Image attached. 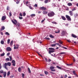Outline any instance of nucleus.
<instances>
[{
  "label": "nucleus",
  "mask_w": 78,
  "mask_h": 78,
  "mask_svg": "<svg viewBox=\"0 0 78 78\" xmlns=\"http://www.w3.org/2000/svg\"><path fill=\"white\" fill-rule=\"evenodd\" d=\"M43 14H47L48 13V12H47L46 11H44L43 12Z\"/></svg>",
  "instance_id": "14"
},
{
  "label": "nucleus",
  "mask_w": 78,
  "mask_h": 78,
  "mask_svg": "<svg viewBox=\"0 0 78 78\" xmlns=\"http://www.w3.org/2000/svg\"><path fill=\"white\" fill-rule=\"evenodd\" d=\"M15 25L17 27H19L20 26V24L19 23H16Z\"/></svg>",
  "instance_id": "26"
},
{
  "label": "nucleus",
  "mask_w": 78,
  "mask_h": 78,
  "mask_svg": "<svg viewBox=\"0 0 78 78\" xmlns=\"http://www.w3.org/2000/svg\"><path fill=\"white\" fill-rule=\"evenodd\" d=\"M34 7H37V4H35L34 5Z\"/></svg>",
  "instance_id": "50"
},
{
  "label": "nucleus",
  "mask_w": 78,
  "mask_h": 78,
  "mask_svg": "<svg viewBox=\"0 0 78 78\" xmlns=\"http://www.w3.org/2000/svg\"><path fill=\"white\" fill-rule=\"evenodd\" d=\"M71 36L72 37H74V38H77V36L73 34H71Z\"/></svg>",
  "instance_id": "9"
},
{
  "label": "nucleus",
  "mask_w": 78,
  "mask_h": 78,
  "mask_svg": "<svg viewBox=\"0 0 78 78\" xmlns=\"http://www.w3.org/2000/svg\"><path fill=\"white\" fill-rule=\"evenodd\" d=\"M19 19L20 20L22 19H23V17L20 16V17H19Z\"/></svg>",
  "instance_id": "51"
},
{
  "label": "nucleus",
  "mask_w": 78,
  "mask_h": 78,
  "mask_svg": "<svg viewBox=\"0 0 78 78\" xmlns=\"http://www.w3.org/2000/svg\"><path fill=\"white\" fill-rule=\"evenodd\" d=\"M67 5L68 6H72V4L71 3H69L67 4Z\"/></svg>",
  "instance_id": "18"
},
{
  "label": "nucleus",
  "mask_w": 78,
  "mask_h": 78,
  "mask_svg": "<svg viewBox=\"0 0 78 78\" xmlns=\"http://www.w3.org/2000/svg\"><path fill=\"white\" fill-rule=\"evenodd\" d=\"M13 66H16V63H14L12 64Z\"/></svg>",
  "instance_id": "59"
},
{
  "label": "nucleus",
  "mask_w": 78,
  "mask_h": 78,
  "mask_svg": "<svg viewBox=\"0 0 78 78\" xmlns=\"http://www.w3.org/2000/svg\"><path fill=\"white\" fill-rule=\"evenodd\" d=\"M5 53H3L1 55V56H5Z\"/></svg>",
  "instance_id": "29"
},
{
  "label": "nucleus",
  "mask_w": 78,
  "mask_h": 78,
  "mask_svg": "<svg viewBox=\"0 0 78 78\" xmlns=\"http://www.w3.org/2000/svg\"><path fill=\"white\" fill-rule=\"evenodd\" d=\"M12 23H14V24L15 25L16 24V23H15V22L14 21H13V20H12Z\"/></svg>",
  "instance_id": "44"
},
{
  "label": "nucleus",
  "mask_w": 78,
  "mask_h": 78,
  "mask_svg": "<svg viewBox=\"0 0 78 78\" xmlns=\"http://www.w3.org/2000/svg\"><path fill=\"white\" fill-rule=\"evenodd\" d=\"M48 52L49 54H51V53H53L55 51V48H49Z\"/></svg>",
  "instance_id": "2"
},
{
  "label": "nucleus",
  "mask_w": 78,
  "mask_h": 78,
  "mask_svg": "<svg viewBox=\"0 0 78 78\" xmlns=\"http://www.w3.org/2000/svg\"><path fill=\"white\" fill-rule=\"evenodd\" d=\"M10 55V53L9 52L7 54V56H9Z\"/></svg>",
  "instance_id": "55"
},
{
  "label": "nucleus",
  "mask_w": 78,
  "mask_h": 78,
  "mask_svg": "<svg viewBox=\"0 0 78 78\" xmlns=\"http://www.w3.org/2000/svg\"><path fill=\"white\" fill-rule=\"evenodd\" d=\"M12 63H16V61H15V60H13L12 62Z\"/></svg>",
  "instance_id": "39"
},
{
  "label": "nucleus",
  "mask_w": 78,
  "mask_h": 78,
  "mask_svg": "<svg viewBox=\"0 0 78 78\" xmlns=\"http://www.w3.org/2000/svg\"><path fill=\"white\" fill-rule=\"evenodd\" d=\"M44 59L45 60L46 62H48V60H47V58H45Z\"/></svg>",
  "instance_id": "49"
},
{
  "label": "nucleus",
  "mask_w": 78,
  "mask_h": 78,
  "mask_svg": "<svg viewBox=\"0 0 78 78\" xmlns=\"http://www.w3.org/2000/svg\"><path fill=\"white\" fill-rule=\"evenodd\" d=\"M62 48H64V49H66V50H67V48L65 47L64 46H62Z\"/></svg>",
  "instance_id": "48"
},
{
  "label": "nucleus",
  "mask_w": 78,
  "mask_h": 78,
  "mask_svg": "<svg viewBox=\"0 0 78 78\" xmlns=\"http://www.w3.org/2000/svg\"><path fill=\"white\" fill-rule=\"evenodd\" d=\"M44 73L46 75H48V72L47 71H44Z\"/></svg>",
  "instance_id": "24"
},
{
  "label": "nucleus",
  "mask_w": 78,
  "mask_h": 78,
  "mask_svg": "<svg viewBox=\"0 0 78 78\" xmlns=\"http://www.w3.org/2000/svg\"><path fill=\"white\" fill-rule=\"evenodd\" d=\"M56 46V44H52L51 45V47H55Z\"/></svg>",
  "instance_id": "37"
},
{
  "label": "nucleus",
  "mask_w": 78,
  "mask_h": 78,
  "mask_svg": "<svg viewBox=\"0 0 78 78\" xmlns=\"http://www.w3.org/2000/svg\"><path fill=\"white\" fill-rule=\"evenodd\" d=\"M18 70L19 72H21V68L19 67L18 69Z\"/></svg>",
  "instance_id": "27"
},
{
  "label": "nucleus",
  "mask_w": 78,
  "mask_h": 78,
  "mask_svg": "<svg viewBox=\"0 0 78 78\" xmlns=\"http://www.w3.org/2000/svg\"><path fill=\"white\" fill-rule=\"evenodd\" d=\"M6 61H9V58H7L5 59Z\"/></svg>",
  "instance_id": "47"
},
{
  "label": "nucleus",
  "mask_w": 78,
  "mask_h": 78,
  "mask_svg": "<svg viewBox=\"0 0 78 78\" xmlns=\"http://www.w3.org/2000/svg\"><path fill=\"white\" fill-rule=\"evenodd\" d=\"M40 76H44V75L43 74H40Z\"/></svg>",
  "instance_id": "60"
},
{
  "label": "nucleus",
  "mask_w": 78,
  "mask_h": 78,
  "mask_svg": "<svg viewBox=\"0 0 78 78\" xmlns=\"http://www.w3.org/2000/svg\"><path fill=\"white\" fill-rule=\"evenodd\" d=\"M76 9V8H74L72 10V11H75Z\"/></svg>",
  "instance_id": "38"
},
{
  "label": "nucleus",
  "mask_w": 78,
  "mask_h": 78,
  "mask_svg": "<svg viewBox=\"0 0 78 78\" xmlns=\"http://www.w3.org/2000/svg\"><path fill=\"white\" fill-rule=\"evenodd\" d=\"M56 67L58 69H61V67L59 66H57Z\"/></svg>",
  "instance_id": "35"
},
{
  "label": "nucleus",
  "mask_w": 78,
  "mask_h": 78,
  "mask_svg": "<svg viewBox=\"0 0 78 78\" xmlns=\"http://www.w3.org/2000/svg\"><path fill=\"white\" fill-rule=\"evenodd\" d=\"M4 73L3 74L4 77V78H5V77H6V72H4V73Z\"/></svg>",
  "instance_id": "15"
},
{
  "label": "nucleus",
  "mask_w": 78,
  "mask_h": 78,
  "mask_svg": "<svg viewBox=\"0 0 78 78\" xmlns=\"http://www.w3.org/2000/svg\"><path fill=\"white\" fill-rule=\"evenodd\" d=\"M9 43H10V40L9 39L7 41V44H9Z\"/></svg>",
  "instance_id": "31"
},
{
  "label": "nucleus",
  "mask_w": 78,
  "mask_h": 78,
  "mask_svg": "<svg viewBox=\"0 0 78 78\" xmlns=\"http://www.w3.org/2000/svg\"><path fill=\"white\" fill-rule=\"evenodd\" d=\"M58 42L60 44H62V41H61L60 40H59Z\"/></svg>",
  "instance_id": "28"
},
{
  "label": "nucleus",
  "mask_w": 78,
  "mask_h": 78,
  "mask_svg": "<svg viewBox=\"0 0 78 78\" xmlns=\"http://www.w3.org/2000/svg\"><path fill=\"white\" fill-rule=\"evenodd\" d=\"M16 4H19V1H17L16 2Z\"/></svg>",
  "instance_id": "63"
},
{
  "label": "nucleus",
  "mask_w": 78,
  "mask_h": 78,
  "mask_svg": "<svg viewBox=\"0 0 78 78\" xmlns=\"http://www.w3.org/2000/svg\"><path fill=\"white\" fill-rule=\"evenodd\" d=\"M28 71L29 72V73H31V70H30V68H28Z\"/></svg>",
  "instance_id": "20"
},
{
  "label": "nucleus",
  "mask_w": 78,
  "mask_h": 78,
  "mask_svg": "<svg viewBox=\"0 0 78 78\" xmlns=\"http://www.w3.org/2000/svg\"><path fill=\"white\" fill-rule=\"evenodd\" d=\"M9 58L10 59V61H12V57L10 56H9Z\"/></svg>",
  "instance_id": "41"
},
{
  "label": "nucleus",
  "mask_w": 78,
  "mask_h": 78,
  "mask_svg": "<svg viewBox=\"0 0 78 78\" xmlns=\"http://www.w3.org/2000/svg\"><path fill=\"white\" fill-rule=\"evenodd\" d=\"M14 49H18L19 48V47H16V46H15V45H14Z\"/></svg>",
  "instance_id": "23"
},
{
  "label": "nucleus",
  "mask_w": 78,
  "mask_h": 78,
  "mask_svg": "<svg viewBox=\"0 0 78 78\" xmlns=\"http://www.w3.org/2000/svg\"><path fill=\"white\" fill-rule=\"evenodd\" d=\"M12 44H13V41H12L10 42V45L12 46Z\"/></svg>",
  "instance_id": "30"
},
{
  "label": "nucleus",
  "mask_w": 78,
  "mask_h": 78,
  "mask_svg": "<svg viewBox=\"0 0 78 78\" xmlns=\"http://www.w3.org/2000/svg\"><path fill=\"white\" fill-rule=\"evenodd\" d=\"M6 50L8 51H11L12 49L10 47H8L6 48Z\"/></svg>",
  "instance_id": "7"
},
{
  "label": "nucleus",
  "mask_w": 78,
  "mask_h": 78,
  "mask_svg": "<svg viewBox=\"0 0 78 78\" xmlns=\"http://www.w3.org/2000/svg\"><path fill=\"white\" fill-rule=\"evenodd\" d=\"M66 19H68V20L69 21H71V19L70 16H69V15H66Z\"/></svg>",
  "instance_id": "5"
},
{
  "label": "nucleus",
  "mask_w": 78,
  "mask_h": 78,
  "mask_svg": "<svg viewBox=\"0 0 78 78\" xmlns=\"http://www.w3.org/2000/svg\"><path fill=\"white\" fill-rule=\"evenodd\" d=\"M67 33V32L65 30H62L61 34V36H64Z\"/></svg>",
  "instance_id": "4"
},
{
  "label": "nucleus",
  "mask_w": 78,
  "mask_h": 78,
  "mask_svg": "<svg viewBox=\"0 0 78 78\" xmlns=\"http://www.w3.org/2000/svg\"><path fill=\"white\" fill-rule=\"evenodd\" d=\"M37 53L39 56H41V57H42V55H41L39 53V52H37Z\"/></svg>",
  "instance_id": "46"
},
{
  "label": "nucleus",
  "mask_w": 78,
  "mask_h": 78,
  "mask_svg": "<svg viewBox=\"0 0 78 78\" xmlns=\"http://www.w3.org/2000/svg\"><path fill=\"white\" fill-rule=\"evenodd\" d=\"M20 16H23V15H22V13H20Z\"/></svg>",
  "instance_id": "54"
},
{
  "label": "nucleus",
  "mask_w": 78,
  "mask_h": 78,
  "mask_svg": "<svg viewBox=\"0 0 78 78\" xmlns=\"http://www.w3.org/2000/svg\"><path fill=\"white\" fill-rule=\"evenodd\" d=\"M45 18L43 20L41 21V23H43V22H44V21H45Z\"/></svg>",
  "instance_id": "42"
},
{
  "label": "nucleus",
  "mask_w": 78,
  "mask_h": 78,
  "mask_svg": "<svg viewBox=\"0 0 78 78\" xmlns=\"http://www.w3.org/2000/svg\"><path fill=\"white\" fill-rule=\"evenodd\" d=\"M6 19V16H4L2 17V20L4 21Z\"/></svg>",
  "instance_id": "8"
},
{
  "label": "nucleus",
  "mask_w": 78,
  "mask_h": 78,
  "mask_svg": "<svg viewBox=\"0 0 78 78\" xmlns=\"http://www.w3.org/2000/svg\"><path fill=\"white\" fill-rule=\"evenodd\" d=\"M5 34L6 35H8V36H9V33H8V32H5Z\"/></svg>",
  "instance_id": "36"
},
{
  "label": "nucleus",
  "mask_w": 78,
  "mask_h": 78,
  "mask_svg": "<svg viewBox=\"0 0 78 78\" xmlns=\"http://www.w3.org/2000/svg\"><path fill=\"white\" fill-rule=\"evenodd\" d=\"M9 14L10 16L11 17V16H12V13H11V12H9Z\"/></svg>",
  "instance_id": "43"
},
{
  "label": "nucleus",
  "mask_w": 78,
  "mask_h": 78,
  "mask_svg": "<svg viewBox=\"0 0 78 78\" xmlns=\"http://www.w3.org/2000/svg\"><path fill=\"white\" fill-rule=\"evenodd\" d=\"M40 9L42 11H45V10H47V8L44 7H42L40 8Z\"/></svg>",
  "instance_id": "6"
},
{
  "label": "nucleus",
  "mask_w": 78,
  "mask_h": 78,
  "mask_svg": "<svg viewBox=\"0 0 78 78\" xmlns=\"http://www.w3.org/2000/svg\"><path fill=\"white\" fill-rule=\"evenodd\" d=\"M64 54H66L65 52H61L59 54V55H63Z\"/></svg>",
  "instance_id": "34"
},
{
  "label": "nucleus",
  "mask_w": 78,
  "mask_h": 78,
  "mask_svg": "<svg viewBox=\"0 0 78 78\" xmlns=\"http://www.w3.org/2000/svg\"><path fill=\"white\" fill-rule=\"evenodd\" d=\"M49 37H51V38H54V36H53L52 35H49Z\"/></svg>",
  "instance_id": "22"
},
{
  "label": "nucleus",
  "mask_w": 78,
  "mask_h": 78,
  "mask_svg": "<svg viewBox=\"0 0 78 78\" xmlns=\"http://www.w3.org/2000/svg\"><path fill=\"white\" fill-rule=\"evenodd\" d=\"M22 76L23 78H24V76H25V74L23 73L22 74Z\"/></svg>",
  "instance_id": "52"
},
{
  "label": "nucleus",
  "mask_w": 78,
  "mask_h": 78,
  "mask_svg": "<svg viewBox=\"0 0 78 78\" xmlns=\"http://www.w3.org/2000/svg\"><path fill=\"white\" fill-rule=\"evenodd\" d=\"M51 23H53V24H55V25H56V24H57V23L56 22L54 21V22H52Z\"/></svg>",
  "instance_id": "25"
},
{
  "label": "nucleus",
  "mask_w": 78,
  "mask_h": 78,
  "mask_svg": "<svg viewBox=\"0 0 78 78\" xmlns=\"http://www.w3.org/2000/svg\"><path fill=\"white\" fill-rule=\"evenodd\" d=\"M61 17L62 20H66V18L64 16H61Z\"/></svg>",
  "instance_id": "12"
},
{
  "label": "nucleus",
  "mask_w": 78,
  "mask_h": 78,
  "mask_svg": "<svg viewBox=\"0 0 78 78\" xmlns=\"http://www.w3.org/2000/svg\"><path fill=\"white\" fill-rule=\"evenodd\" d=\"M66 77H67V75L66 74L65 76H64V78H66Z\"/></svg>",
  "instance_id": "58"
},
{
  "label": "nucleus",
  "mask_w": 78,
  "mask_h": 78,
  "mask_svg": "<svg viewBox=\"0 0 78 78\" xmlns=\"http://www.w3.org/2000/svg\"><path fill=\"white\" fill-rule=\"evenodd\" d=\"M69 13L70 16H72L73 15V12L72 11H69Z\"/></svg>",
  "instance_id": "10"
},
{
  "label": "nucleus",
  "mask_w": 78,
  "mask_h": 78,
  "mask_svg": "<svg viewBox=\"0 0 78 78\" xmlns=\"http://www.w3.org/2000/svg\"><path fill=\"white\" fill-rule=\"evenodd\" d=\"M1 44H4V41L2 40L1 41Z\"/></svg>",
  "instance_id": "33"
},
{
  "label": "nucleus",
  "mask_w": 78,
  "mask_h": 78,
  "mask_svg": "<svg viewBox=\"0 0 78 78\" xmlns=\"http://www.w3.org/2000/svg\"><path fill=\"white\" fill-rule=\"evenodd\" d=\"M9 6H7V10H9Z\"/></svg>",
  "instance_id": "57"
},
{
  "label": "nucleus",
  "mask_w": 78,
  "mask_h": 78,
  "mask_svg": "<svg viewBox=\"0 0 78 78\" xmlns=\"http://www.w3.org/2000/svg\"><path fill=\"white\" fill-rule=\"evenodd\" d=\"M48 1L50 2V1L49 0H45V1H44V3H47L48 2Z\"/></svg>",
  "instance_id": "17"
},
{
  "label": "nucleus",
  "mask_w": 78,
  "mask_h": 78,
  "mask_svg": "<svg viewBox=\"0 0 78 78\" xmlns=\"http://www.w3.org/2000/svg\"><path fill=\"white\" fill-rule=\"evenodd\" d=\"M51 71L52 72H55V69H52Z\"/></svg>",
  "instance_id": "62"
},
{
  "label": "nucleus",
  "mask_w": 78,
  "mask_h": 78,
  "mask_svg": "<svg viewBox=\"0 0 78 78\" xmlns=\"http://www.w3.org/2000/svg\"><path fill=\"white\" fill-rule=\"evenodd\" d=\"M55 13L53 12H51L48 13V15L49 17H53L55 16Z\"/></svg>",
  "instance_id": "3"
},
{
  "label": "nucleus",
  "mask_w": 78,
  "mask_h": 78,
  "mask_svg": "<svg viewBox=\"0 0 78 78\" xmlns=\"http://www.w3.org/2000/svg\"><path fill=\"white\" fill-rule=\"evenodd\" d=\"M11 66V63L10 62H8L7 63H5L3 66V67H4L5 69L8 70V67L7 66Z\"/></svg>",
  "instance_id": "1"
},
{
  "label": "nucleus",
  "mask_w": 78,
  "mask_h": 78,
  "mask_svg": "<svg viewBox=\"0 0 78 78\" xmlns=\"http://www.w3.org/2000/svg\"><path fill=\"white\" fill-rule=\"evenodd\" d=\"M45 39H47L48 40H50V39L49 38H45Z\"/></svg>",
  "instance_id": "56"
},
{
  "label": "nucleus",
  "mask_w": 78,
  "mask_h": 78,
  "mask_svg": "<svg viewBox=\"0 0 78 78\" xmlns=\"http://www.w3.org/2000/svg\"><path fill=\"white\" fill-rule=\"evenodd\" d=\"M29 8L30 9H33V7H31V6H29Z\"/></svg>",
  "instance_id": "61"
},
{
  "label": "nucleus",
  "mask_w": 78,
  "mask_h": 78,
  "mask_svg": "<svg viewBox=\"0 0 78 78\" xmlns=\"http://www.w3.org/2000/svg\"><path fill=\"white\" fill-rule=\"evenodd\" d=\"M55 69V67L53 66H51L50 67V69L51 70H53V69Z\"/></svg>",
  "instance_id": "16"
},
{
  "label": "nucleus",
  "mask_w": 78,
  "mask_h": 78,
  "mask_svg": "<svg viewBox=\"0 0 78 78\" xmlns=\"http://www.w3.org/2000/svg\"><path fill=\"white\" fill-rule=\"evenodd\" d=\"M0 73H4V72H3V70H1L0 71Z\"/></svg>",
  "instance_id": "32"
},
{
  "label": "nucleus",
  "mask_w": 78,
  "mask_h": 78,
  "mask_svg": "<svg viewBox=\"0 0 78 78\" xmlns=\"http://www.w3.org/2000/svg\"><path fill=\"white\" fill-rule=\"evenodd\" d=\"M9 75H10V71H9L7 73V76H9Z\"/></svg>",
  "instance_id": "40"
},
{
  "label": "nucleus",
  "mask_w": 78,
  "mask_h": 78,
  "mask_svg": "<svg viewBox=\"0 0 78 78\" xmlns=\"http://www.w3.org/2000/svg\"><path fill=\"white\" fill-rule=\"evenodd\" d=\"M58 32L55 31V33H60V30L58 29Z\"/></svg>",
  "instance_id": "21"
},
{
  "label": "nucleus",
  "mask_w": 78,
  "mask_h": 78,
  "mask_svg": "<svg viewBox=\"0 0 78 78\" xmlns=\"http://www.w3.org/2000/svg\"><path fill=\"white\" fill-rule=\"evenodd\" d=\"M73 73L74 74L75 76H77V77H78V75L76 74L75 73V71H73Z\"/></svg>",
  "instance_id": "13"
},
{
  "label": "nucleus",
  "mask_w": 78,
  "mask_h": 78,
  "mask_svg": "<svg viewBox=\"0 0 78 78\" xmlns=\"http://www.w3.org/2000/svg\"><path fill=\"white\" fill-rule=\"evenodd\" d=\"M50 73H52V74H55V73L53 72H50Z\"/></svg>",
  "instance_id": "53"
},
{
  "label": "nucleus",
  "mask_w": 78,
  "mask_h": 78,
  "mask_svg": "<svg viewBox=\"0 0 78 78\" xmlns=\"http://www.w3.org/2000/svg\"><path fill=\"white\" fill-rule=\"evenodd\" d=\"M48 62H51V59H49L48 60Z\"/></svg>",
  "instance_id": "64"
},
{
  "label": "nucleus",
  "mask_w": 78,
  "mask_h": 78,
  "mask_svg": "<svg viewBox=\"0 0 78 78\" xmlns=\"http://www.w3.org/2000/svg\"><path fill=\"white\" fill-rule=\"evenodd\" d=\"M36 16V14H32L30 15L31 17H35Z\"/></svg>",
  "instance_id": "19"
},
{
  "label": "nucleus",
  "mask_w": 78,
  "mask_h": 78,
  "mask_svg": "<svg viewBox=\"0 0 78 78\" xmlns=\"http://www.w3.org/2000/svg\"><path fill=\"white\" fill-rule=\"evenodd\" d=\"M23 16H26V13L25 12H23Z\"/></svg>",
  "instance_id": "45"
},
{
  "label": "nucleus",
  "mask_w": 78,
  "mask_h": 78,
  "mask_svg": "<svg viewBox=\"0 0 78 78\" xmlns=\"http://www.w3.org/2000/svg\"><path fill=\"white\" fill-rule=\"evenodd\" d=\"M5 29V27L4 26H2L1 29V31H2L3 30H4Z\"/></svg>",
  "instance_id": "11"
}]
</instances>
